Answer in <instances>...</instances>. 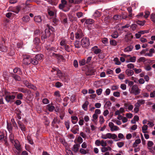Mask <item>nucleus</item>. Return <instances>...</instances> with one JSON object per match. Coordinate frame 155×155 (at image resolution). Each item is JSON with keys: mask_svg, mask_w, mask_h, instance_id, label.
I'll use <instances>...</instances> for the list:
<instances>
[{"mask_svg": "<svg viewBox=\"0 0 155 155\" xmlns=\"http://www.w3.org/2000/svg\"><path fill=\"white\" fill-rule=\"evenodd\" d=\"M101 138L104 139H111L114 140L115 141L120 140V139H118L117 135L114 134L108 133L105 134H102L101 137Z\"/></svg>", "mask_w": 155, "mask_h": 155, "instance_id": "nucleus-1", "label": "nucleus"}, {"mask_svg": "<svg viewBox=\"0 0 155 155\" xmlns=\"http://www.w3.org/2000/svg\"><path fill=\"white\" fill-rule=\"evenodd\" d=\"M129 91L131 94L137 95L140 93L141 90L138 88L137 85L135 84L132 86L131 90L130 91L129 90Z\"/></svg>", "mask_w": 155, "mask_h": 155, "instance_id": "nucleus-2", "label": "nucleus"}, {"mask_svg": "<svg viewBox=\"0 0 155 155\" xmlns=\"http://www.w3.org/2000/svg\"><path fill=\"white\" fill-rule=\"evenodd\" d=\"M4 94L5 95V99L6 101L8 103H12L15 97V96L14 95H10L6 91H4Z\"/></svg>", "mask_w": 155, "mask_h": 155, "instance_id": "nucleus-3", "label": "nucleus"}, {"mask_svg": "<svg viewBox=\"0 0 155 155\" xmlns=\"http://www.w3.org/2000/svg\"><path fill=\"white\" fill-rule=\"evenodd\" d=\"M2 141L3 143L6 146H8V143L7 141V136L5 135V132L0 130V141Z\"/></svg>", "mask_w": 155, "mask_h": 155, "instance_id": "nucleus-4", "label": "nucleus"}, {"mask_svg": "<svg viewBox=\"0 0 155 155\" xmlns=\"http://www.w3.org/2000/svg\"><path fill=\"white\" fill-rule=\"evenodd\" d=\"M51 71L53 73V74L54 75L56 74L60 79H61L64 77V74L58 69L57 68L53 69L51 70Z\"/></svg>", "mask_w": 155, "mask_h": 155, "instance_id": "nucleus-5", "label": "nucleus"}, {"mask_svg": "<svg viewBox=\"0 0 155 155\" xmlns=\"http://www.w3.org/2000/svg\"><path fill=\"white\" fill-rule=\"evenodd\" d=\"M67 4V2L65 0H61V3L59 4V5L58 7L60 9L62 10L64 12H67L70 9L69 8H68L66 10L64 9Z\"/></svg>", "mask_w": 155, "mask_h": 155, "instance_id": "nucleus-6", "label": "nucleus"}, {"mask_svg": "<svg viewBox=\"0 0 155 155\" xmlns=\"http://www.w3.org/2000/svg\"><path fill=\"white\" fill-rule=\"evenodd\" d=\"M81 45L83 47H87L90 45L89 39L87 38H83L81 41Z\"/></svg>", "mask_w": 155, "mask_h": 155, "instance_id": "nucleus-7", "label": "nucleus"}, {"mask_svg": "<svg viewBox=\"0 0 155 155\" xmlns=\"http://www.w3.org/2000/svg\"><path fill=\"white\" fill-rule=\"evenodd\" d=\"M31 58L29 55H25L24 56L22 63L25 65L29 64L31 63Z\"/></svg>", "mask_w": 155, "mask_h": 155, "instance_id": "nucleus-8", "label": "nucleus"}, {"mask_svg": "<svg viewBox=\"0 0 155 155\" xmlns=\"http://www.w3.org/2000/svg\"><path fill=\"white\" fill-rule=\"evenodd\" d=\"M23 83L25 84L26 87L28 88H31L34 90H36V87L35 86L29 83V82L26 80L24 81Z\"/></svg>", "mask_w": 155, "mask_h": 155, "instance_id": "nucleus-9", "label": "nucleus"}, {"mask_svg": "<svg viewBox=\"0 0 155 155\" xmlns=\"http://www.w3.org/2000/svg\"><path fill=\"white\" fill-rule=\"evenodd\" d=\"M109 126L110 128L111 131H117L119 130V128L117 126L114 125L113 122H109Z\"/></svg>", "mask_w": 155, "mask_h": 155, "instance_id": "nucleus-10", "label": "nucleus"}, {"mask_svg": "<svg viewBox=\"0 0 155 155\" xmlns=\"http://www.w3.org/2000/svg\"><path fill=\"white\" fill-rule=\"evenodd\" d=\"M75 38L77 39H80L83 36V34L82 31L79 29L77 30L75 34Z\"/></svg>", "mask_w": 155, "mask_h": 155, "instance_id": "nucleus-11", "label": "nucleus"}, {"mask_svg": "<svg viewBox=\"0 0 155 155\" xmlns=\"http://www.w3.org/2000/svg\"><path fill=\"white\" fill-rule=\"evenodd\" d=\"M33 42L34 44L36 45V48H38V50L41 49V47L39 46V44L40 43V40L38 37H35L34 39Z\"/></svg>", "mask_w": 155, "mask_h": 155, "instance_id": "nucleus-12", "label": "nucleus"}, {"mask_svg": "<svg viewBox=\"0 0 155 155\" xmlns=\"http://www.w3.org/2000/svg\"><path fill=\"white\" fill-rule=\"evenodd\" d=\"M14 143H15L14 146L15 148L19 152L21 151V147L19 141L18 140H15Z\"/></svg>", "mask_w": 155, "mask_h": 155, "instance_id": "nucleus-13", "label": "nucleus"}, {"mask_svg": "<svg viewBox=\"0 0 155 155\" xmlns=\"http://www.w3.org/2000/svg\"><path fill=\"white\" fill-rule=\"evenodd\" d=\"M10 8L11 12L18 14L20 10V6L18 5L13 8Z\"/></svg>", "mask_w": 155, "mask_h": 155, "instance_id": "nucleus-14", "label": "nucleus"}, {"mask_svg": "<svg viewBox=\"0 0 155 155\" xmlns=\"http://www.w3.org/2000/svg\"><path fill=\"white\" fill-rule=\"evenodd\" d=\"M7 50V47L5 46V44L2 42H0V51L2 52H6Z\"/></svg>", "mask_w": 155, "mask_h": 155, "instance_id": "nucleus-15", "label": "nucleus"}, {"mask_svg": "<svg viewBox=\"0 0 155 155\" xmlns=\"http://www.w3.org/2000/svg\"><path fill=\"white\" fill-rule=\"evenodd\" d=\"M92 51L95 54H97L101 53V50L100 49H98L97 46H94L92 48Z\"/></svg>", "mask_w": 155, "mask_h": 155, "instance_id": "nucleus-16", "label": "nucleus"}, {"mask_svg": "<svg viewBox=\"0 0 155 155\" xmlns=\"http://www.w3.org/2000/svg\"><path fill=\"white\" fill-rule=\"evenodd\" d=\"M154 143L153 141H149L148 142L147 146L148 149L150 151L152 152L153 151V147H152Z\"/></svg>", "mask_w": 155, "mask_h": 155, "instance_id": "nucleus-17", "label": "nucleus"}, {"mask_svg": "<svg viewBox=\"0 0 155 155\" xmlns=\"http://www.w3.org/2000/svg\"><path fill=\"white\" fill-rule=\"evenodd\" d=\"M137 138H139L136 139L135 141L133 143V147H137L138 144H139L141 143V140L139 138V136L137 137Z\"/></svg>", "mask_w": 155, "mask_h": 155, "instance_id": "nucleus-18", "label": "nucleus"}, {"mask_svg": "<svg viewBox=\"0 0 155 155\" xmlns=\"http://www.w3.org/2000/svg\"><path fill=\"white\" fill-rule=\"evenodd\" d=\"M79 128L78 126L77 125H75L73 127V128L71 130V131L74 134L77 133L79 131Z\"/></svg>", "mask_w": 155, "mask_h": 155, "instance_id": "nucleus-19", "label": "nucleus"}, {"mask_svg": "<svg viewBox=\"0 0 155 155\" xmlns=\"http://www.w3.org/2000/svg\"><path fill=\"white\" fill-rule=\"evenodd\" d=\"M34 20L36 22L40 23L42 21L41 17L40 15L35 16L34 18Z\"/></svg>", "mask_w": 155, "mask_h": 155, "instance_id": "nucleus-20", "label": "nucleus"}, {"mask_svg": "<svg viewBox=\"0 0 155 155\" xmlns=\"http://www.w3.org/2000/svg\"><path fill=\"white\" fill-rule=\"evenodd\" d=\"M155 50L153 48H150L149 50V53H146L145 56H148L149 57H152L153 56V54L155 53Z\"/></svg>", "mask_w": 155, "mask_h": 155, "instance_id": "nucleus-21", "label": "nucleus"}, {"mask_svg": "<svg viewBox=\"0 0 155 155\" xmlns=\"http://www.w3.org/2000/svg\"><path fill=\"white\" fill-rule=\"evenodd\" d=\"M7 128L9 133H11L12 132V127L11 123L7 122Z\"/></svg>", "mask_w": 155, "mask_h": 155, "instance_id": "nucleus-22", "label": "nucleus"}, {"mask_svg": "<svg viewBox=\"0 0 155 155\" xmlns=\"http://www.w3.org/2000/svg\"><path fill=\"white\" fill-rule=\"evenodd\" d=\"M111 150V147L109 146L107 147H104L101 148V151L102 153L107 152L108 150L110 151Z\"/></svg>", "mask_w": 155, "mask_h": 155, "instance_id": "nucleus-23", "label": "nucleus"}, {"mask_svg": "<svg viewBox=\"0 0 155 155\" xmlns=\"http://www.w3.org/2000/svg\"><path fill=\"white\" fill-rule=\"evenodd\" d=\"M10 134L9 136V139L10 140V141L13 144L14 142L15 141L14 140V135L13 134L12 132L11 133H10Z\"/></svg>", "mask_w": 155, "mask_h": 155, "instance_id": "nucleus-24", "label": "nucleus"}, {"mask_svg": "<svg viewBox=\"0 0 155 155\" xmlns=\"http://www.w3.org/2000/svg\"><path fill=\"white\" fill-rule=\"evenodd\" d=\"M62 15L65 18H62L63 19L62 21H61V23L64 25H66L68 24V19L66 15L64 14H63Z\"/></svg>", "mask_w": 155, "mask_h": 155, "instance_id": "nucleus-25", "label": "nucleus"}, {"mask_svg": "<svg viewBox=\"0 0 155 155\" xmlns=\"http://www.w3.org/2000/svg\"><path fill=\"white\" fill-rule=\"evenodd\" d=\"M125 73L128 76H131L134 74V71L132 70L128 69L126 70Z\"/></svg>", "mask_w": 155, "mask_h": 155, "instance_id": "nucleus-26", "label": "nucleus"}, {"mask_svg": "<svg viewBox=\"0 0 155 155\" xmlns=\"http://www.w3.org/2000/svg\"><path fill=\"white\" fill-rule=\"evenodd\" d=\"M89 104V102L87 101H85L84 104L82 106V107L83 109L85 111H87V106Z\"/></svg>", "mask_w": 155, "mask_h": 155, "instance_id": "nucleus-27", "label": "nucleus"}, {"mask_svg": "<svg viewBox=\"0 0 155 155\" xmlns=\"http://www.w3.org/2000/svg\"><path fill=\"white\" fill-rule=\"evenodd\" d=\"M150 61L148 60H147L146 58L144 57H141L139 58L138 60V62H143L144 64L145 63V62L146 61L149 62Z\"/></svg>", "mask_w": 155, "mask_h": 155, "instance_id": "nucleus-28", "label": "nucleus"}, {"mask_svg": "<svg viewBox=\"0 0 155 155\" xmlns=\"http://www.w3.org/2000/svg\"><path fill=\"white\" fill-rule=\"evenodd\" d=\"M80 145L78 144H74L73 146L72 150L75 153H77L79 150Z\"/></svg>", "mask_w": 155, "mask_h": 155, "instance_id": "nucleus-29", "label": "nucleus"}, {"mask_svg": "<svg viewBox=\"0 0 155 155\" xmlns=\"http://www.w3.org/2000/svg\"><path fill=\"white\" fill-rule=\"evenodd\" d=\"M125 108L128 109L129 110H133L134 107L132 104H124Z\"/></svg>", "mask_w": 155, "mask_h": 155, "instance_id": "nucleus-30", "label": "nucleus"}, {"mask_svg": "<svg viewBox=\"0 0 155 155\" xmlns=\"http://www.w3.org/2000/svg\"><path fill=\"white\" fill-rule=\"evenodd\" d=\"M37 60L35 57L33 58H31V63L34 65H37L38 64V61Z\"/></svg>", "mask_w": 155, "mask_h": 155, "instance_id": "nucleus-31", "label": "nucleus"}, {"mask_svg": "<svg viewBox=\"0 0 155 155\" xmlns=\"http://www.w3.org/2000/svg\"><path fill=\"white\" fill-rule=\"evenodd\" d=\"M22 19L23 21L27 22L30 20V18L28 15H25L22 18Z\"/></svg>", "mask_w": 155, "mask_h": 155, "instance_id": "nucleus-32", "label": "nucleus"}, {"mask_svg": "<svg viewBox=\"0 0 155 155\" xmlns=\"http://www.w3.org/2000/svg\"><path fill=\"white\" fill-rule=\"evenodd\" d=\"M133 47V46L132 45L127 46L124 49V52H128L131 51L132 50Z\"/></svg>", "mask_w": 155, "mask_h": 155, "instance_id": "nucleus-33", "label": "nucleus"}, {"mask_svg": "<svg viewBox=\"0 0 155 155\" xmlns=\"http://www.w3.org/2000/svg\"><path fill=\"white\" fill-rule=\"evenodd\" d=\"M12 76L16 81H19L21 80V78L20 76L16 74H13L12 75Z\"/></svg>", "mask_w": 155, "mask_h": 155, "instance_id": "nucleus-34", "label": "nucleus"}, {"mask_svg": "<svg viewBox=\"0 0 155 155\" xmlns=\"http://www.w3.org/2000/svg\"><path fill=\"white\" fill-rule=\"evenodd\" d=\"M43 56V54H39L36 55L35 56V58L37 60H38L37 61H39L42 60Z\"/></svg>", "mask_w": 155, "mask_h": 155, "instance_id": "nucleus-35", "label": "nucleus"}, {"mask_svg": "<svg viewBox=\"0 0 155 155\" xmlns=\"http://www.w3.org/2000/svg\"><path fill=\"white\" fill-rule=\"evenodd\" d=\"M94 22V21L92 19H88L86 20L85 23L87 25H91Z\"/></svg>", "mask_w": 155, "mask_h": 155, "instance_id": "nucleus-36", "label": "nucleus"}, {"mask_svg": "<svg viewBox=\"0 0 155 155\" xmlns=\"http://www.w3.org/2000/svg\"><path fill=\"white\" fill-rule=\"evenodd\" d=\"M85 74L87 76H91L94 74V72L92 70H90L86 72Z\"/></svg>", "mask_w": 155, "mask_h": 155, "instance_id": "nucleus-37", "label": "nucleus"}, {"mask_svg": "<svg viewBox=\"0 0 155 155\" xmlns=\"http://www.w3.org/2000/svg\"><path fill=\"white\" fill-rule=\"evenodd\" d=\"M81 44H80V41L78 40L75 41L74 43V46L75 48H81Z\"/></svg>", "mask_w": 155, "mask_h": 155, "instance_id": "nucleus-38", "label": "nucleus"}, {"mask_svg": "<svg viewBox=\"0 0 155 155\" xmlns=\"http://www.w3.org/2000/svg\"><path fill=\"white\" fill-rule=\"evenodd\" d=\"M67 40L65 39H62L60 43V45L61 46H64L67 45Z\"/></svg>", "mask_w": 155, "mask_h": 155, "instance_id": "nucleus-39", "label": "nucleus"}, {"mask_svg": "<svg viewBox=\"0 0 155 155\" xmlns=\"http://www.w3.org/2000/svg\"><path fill=\"white\" fill-rule=\"evenodd\" d=\"M13 72L14 73H17L18 72V74H21V70L20 68H15L13 70Z\"/></svg>", "mask_w": 155, "mask_h": 155, "instance_id": "nucleus-40", "label": "nucleus"}, {"mask_svg": "<svg viewBox=\"0 0 155 155\" xmlns=\"http://www.w3.org/2000/svg\"><path fill=\"white\" fill-rule=\"evenodd\" d=\"M79 65L80 66H82L86 64V61L85 59H83L81 60H80L79 61Z\"/></svg>", "mask_w": 155, "mask_h": 155, "instance_id": "nucleus-41", "label": "nucleus"}, {"mask_svg": "<svg viewBox=\"0 0 155 155\" xmlns=\"http://www.w3.org/2000/svg\"><path fill=\"white\" fill-rule=\"evenodd\" d=\"M148 126L146 125H144L142 127V129L143 133H146L147 132V130Z\"/></svg>", "mask_w": 155, "mask_h": 155, "instance_id": "nucleus-42", "label": "nucleus"}, {"mask_svg": "<svg viewBox=\"0 0 155 155\" xmlns=\"http://www.w3.org/2000/svg\"><path fill=\"white\" fill-rule=\"evenodd\" d=\"M49 111L52 112L55 108L54 106H51L50 104H48L47 105Z\"/></svg>", "mask_w": 155, "mask_h": 155, "instance_id": "nucleus-43", "label": "nucleus"}, {"mask_svg": "<svg viewBox=\"0 0 155 155\" xmlns=\"http://www.w3.org/2000/svg\"><path fill=\"white\" fill-rule=\"evenodd\" d=\"M65 116V113L63 111H61L59 113V117L62 120Z\"/></svg>", "mask_w": 155, "mask_h": 155, "instance_id": "nucleus-44", "label": "nucleus"}, {"mask_svg": "<svg viewBox=\"0 0 155 155\" xmlns=\"http://www.w3.org/2000/svg\"><path fill=\"white\" fill-rule=\"evenodd\" d=\"M121 17V19H126L128 18V16L127 13H122L121 15H120Z\"/></svg>", "mask_w": 155, "mask_h": 155, "instance_id": "nucleus-45", "label": "nucleus"}, {"mask_svg": "<svg viewBox=\"0 0 155 155\" xmlns=\"http://www.w3.org/2000/svg\"><path fill=\"white\" fill-rule=\"evenodd\" d=\"M79 151L81 153L83 154H85L88 152V150H86L83 148H81L80 149Z\"/></svg>", "mask_w": 155, "mask_h": 155, "instance_id": "nucleus-46", "label": "nucleus"}, {"mask_svg": "<svg viewBox=\"0 0 155 155\" xmlns=\"http://www.w3.org/2000/svg\"><path fill=\"white\" fill-rule=\"evenodd\" d=\"M111 36L113 38H116L118 36V33L117 31H114L111 35Z\"/></svg>", "mask_w": 155, "mask_h": 155, "instance_id": "nucleus-47", "label": "nucleus"}, {"mask_svg": "<svg viewBox=\"0 0 155 155\" xmlns=\"http://www.w3.org/2000/svg\"><path fill=\"white\" fill-rule=\"evenodd\" d=\"M114 61L115 62V64L117 65H120L121 64V62L119 61L118 58L117 57L115 58L114 59Z\"/></svg>", "mask_w": 155, "mask_h": 155, "instance_id": "nucleus-48", "label": "nucleus"}, {"mask_svg": "<svg viewBox=\"0 0 155 155\" xmlns=\"http://www.w3.org/2000/svg\"><path fill=\"white\" fill-rule=\"evenodd\" d=\"M63 85V84L60 82L58 81L55 84V86L57 88H59Z\"/></svg>", "mask_w": 155, "mask_h": 155, "instance_id": "nucleus-49", "label": "nucleus"}, {"mask_svg": "<svg viewBox=\"0 0 155 155\" xmlns=\"http://www.w3.org/2000/svg\"><path fill=\"white\" fill-rule=\"evenodd\" d=\"M100 13L97 11H96L93 15V16L95 18L98 17L100 16Z\"/></svg>", "mask_w": 155, "mask_h": 155, "instance_id": "nucleus-50", "label": "nucleus"}, {"mask_svg": "<svg viewBox=\"0 0 155 155\" xmlns=\"http://www.w3.org/2000/svg\"><path fill=\"white\" fill-rule=\"evenodd\" d=\"M40 33V31L39 30H35L34 32V37H37L39 35Z\"/></svg>", "mask_w": 155, "mask_h": 155, "instance_id": "nucleus-51", "label": "nucleus"}, {"mask_svg": "<svg viewBox=\"0 0 155 155\" xmlns=\"http://www.w3.org/2000/svg\"><path fill=\"white\" fill-rule=\"evenodd\" d=\"M121 17L120 16V15H114L113 17V18L114 20H121Z\"/></svg>", "mask_w": 155, "mask_h": 155, "instance_id": "nucleus-52", "label": "nucleus"}, {"mask_svg": "<svg viewBox=\"0 0 155 155\" xmlns=\"http://www.w3.org/2000/svg\"><path fill=\"white\" fill-rule=\"evenodd\" d=\"M18 91L21 92L23 93H26L27 91L26 90L22 87L18 88Z\"/></svg>", "mask_w": 155, "mask_h": 155, "instance_id": "nucleus-53", "label": "nucleus"}, {"mask_svg": "<svg viewBox=\"0 0 155 155\" xmlns=\"http://www.w3.org/2000/svg\"><path fill=\"white\" fill-rule=\"evenodd\" d=\"M45 35L47 37H49L50 35V32L48 29H45Z\"/></svg>", "mask_w": 155, "mask_h": 155, "instance_id": "nucleus-54", "label": "nucleus"}, {"mask_svg": "<svg viewBox=\"0 0 155 155\" xmlns=\"http://www.w3.org/2000/svg\"><path fill=\"white\" fill-rule=\"evenodd\" d=\"M64 48L65 50L69 52H71L72 50L71 48L67 45H65Z\"/></svg>", "mask_w": 155, "mask_h": 155, "instance_id": "nucleus-55", "label": "nucleus"}, {"mask_svg": "<svg viewBox=\"0 0 155 155\" xmlns=\"http://www.w3.org/2000/svg\"><path fill=\"white\" fill-rule=\"evenodd\" d=\"M110 44L112 45L115 46L117 45V42L114 40H111L110 41Z\"/></svg>", "mask_w": 155, "mask_h": 155, "instance_id": "nucleus-56", "label": "nucleus"}, {"mask_svg": "<svg viewBox=\"0 0 155 155\" xmlns=\"http://www.w3.org/2000/svg\"><path fill=\"white\" fill-rule=\"evenodd\" d=\"M145 21H136V23L138 25H141V26H143L145 23Z\"/></svg>", "mask_w": 155, "mask_h": 155, "instance_id": "nucleus-57", "label": "nucleus"}, {"mask_svg": "<svg viewBox=\"0 0 155 155\" xmlns=\"http://www.w3.org/2000/svg\"><path fill=\"white\" fill-rule=\"evenodd\" d=\"M117 144L119 147L121 148L124 145V143L123 142H117Z\"/></svg>", "mask_w": 155, "mask_h": 155, "instance_id": "nucleus-58", "label": "nucleus"}, {"mask_svg": "<svg viewBox=\"0 0 155 155\" xmlns=\"http://www.w3.org/2000/svg\"><path fill=\"white\" fill-rule=\"evenodd\" d=\"M48 13L49 15L50 16H53L54 15L55 13L53 11L49 9L48 10Z\"/></svg>", "mask_w": 155, "mask_h": 155, "instance_id": "nucleus-59", "label": "nucleus"}, {"mask_svg": "<svg viewBox=\"0 0 155 155\" xmlns=\"http://www.w3.org/2000/svg\"><path fill=\"white\" fill-rule=\"evenodd\" d=\"M73 64L74 67L75 68H77L78 67V63L77 61L76 60H74L73 61Z\"/></svg>", "mask_w": 155, "mask_h": 155, "instance_id": "nucleus-60", "label": "nucleus"}, {"mask_svg": "<svg viewBox=\"0 0 155 155\" xmlns=\"http://www.w3.org/2000/svg\"><path fill=\"white\" fill-rule=\"evenodd\" d=\"M133 70L134 71L135 73L137 74L139 73L142 71L141 69L140 68L137 69L136 68H133Z\"/></svg>", "mask_w": 155, "mask_h": 155, "instance_id": "nucleus-61", "label": "nucleus"}, {"mask_svg": "<svg viewBox=\"0 0 155 155\" xmlns=\"http://www.w3.org/2000/svg\"><path fill=\"white\" fill-rule=\"evenodd\" d=\"M120 87L122 90H125L127 88V86L125 84H120Z\"/></svg>", "mask_w": 155, "mask_h": 155, "instance_id": "nucleus-62", "label": "nucleus"}, {"mask_svg": "<svg viewBox=\"0 0 155 155\" xmlns=\"http://www.w3.org/2000/svg\"><path fill=\"white\" fill-rule=\"evenodd\" d=\"M113 95L114 96L117 97H119L120 96V93L118 91L114 92Z\"/></svg>", "mask_w": 155, "mask_h": 155, "instance_id": "nucleus-63", "label": "nucleus"}, {"mask_svg": "<svg viewBox=\"0 0 155 155\" xmlns=\"http://www.w3.org/2000/svg\"><path fill=\"white\" fill-rule=\"evenodd\" d=\"M151 19L152 21L155 22V13L152 14L151 15Z\"/></svg>", "mask_w": 155, "mask_h": 155, "instance_id": "nucleus-64", "label": "nucleus"}]
</instances>
